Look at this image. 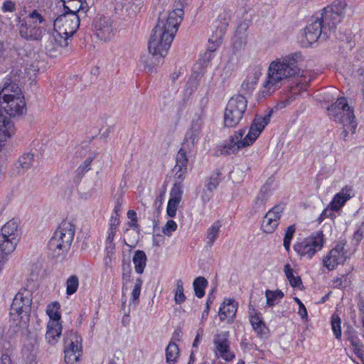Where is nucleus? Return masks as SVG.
<instances>
[{
  "instance_id": "7ed1b4c3",
  "label": "nucleus",
  "mask_w": 364,
  "mask_h": 364,
  "mask_svg": "<svg viewBox=\"0 0 364 364\" xmlns=\"http://www.w3.org/2000/svg\"><path fill=\"white\" fill-rule=\"evenodd\" d=\"M296 53L277 58L268 68L267 77L261 95L263 97L270 96L279 89L286 80L298 75L300 73L296 63Z\"/></svg>"
},
{
  "instance_id": "09e8293b",
  "label": "nucleus",
  "mask_w": 364,
  "mask_h": 364,
  "mask_svg": "<svg viewBox=\"0 0 364 364\" xmlns=\"http://www.w3.org/2000/svg\"><path fill=\"white\" fill-rule=\"evenodd\" d=\"M127 218L130 221L127 223L129 228L135 229L138 227L136 213L133 210H129L127 212Z\"/></svg>"
},
{
  "instance_id": "2f4dec72",
  "label": "nucleus",
  "mask_w": 364,
  "mask_h": 364,
  "mask_svg": "<svg viewBox=\"0 0 364 364\" xmlns=\"http://www.w3.org/2000/svg\"><path fill=\"white\" fill-rule=\"evenodd\" d=\"M231 18V12L230 10H224L218 18V25L215 32L220 36H224L226 29L229 25Z\"/></svg>"
},
{
  "instance_id": "c85d7f7f",
  "label": "nucleus",
  "mask_w": 364,
  "mask_h": 364,
  "mask_svg": "<svg viewBox=\"0 0 364 364\" xmlns=\"http://www.w3.org/2000/svg\"><path fill=\"white\" fill-rule=\"evenodd\" d=\"M166 364H176L180 357V349L178 346L171 341L165 350Z\"/></svg>"
},
{
  "instance_id": "864d4df0",
  "label": "nucleus",
  "mask_w": 364,
  "mask_h": 364,
  "mask_svg": "<svg viewBox=\"0 0 364 364\" xmlns=\"http://www.w3.org/2000/svg\"><path fill=\"white\" fill-rule=\"evenodd\" d=\"M119 223H120L119 215V214H115L114 215H112L111 217L108 229H111V230L117 231Z\"/></svg>"
},
{
  "instance_id": "cd10ccee",
  "label": "nucleus",
  "mask_w": 364,
  "mask_h": 364,
  "mask_svg": "<svg viewBox=\"0 0 364 364\" xmlns=\"http://www.w3.org/2000/svg\"><path fill=\"white\" fill-rule=\"evenodd\" d=\"M270 196V191L267 184L264 185L257 196L252 205L254 213H259L264 210L266 203Z\"/></svg>"
},
{
  "instance_id": "338daca9",
  "label": "nucleus",
  "mask_w": 364,
  "mask_h": 364,
  "mask_svg": "<svg viewBox=\"0 0 364 364\" xmlns=\"http://www.w3.org/2000/svg\"><path fill=\"white\" fill-rule=\"evenodd\" d=\"M36 358L34 357V355H31L29 357V364H36Z\"/></svg>"
},
{
  "instance_id": "2eb2a0df",
  "label": "nucleus",
  "mask_w": 364,
  "mask_h": 364,
  "mask_svg": "<svg viewBox=\"0 0 364 364\" xmlns=\"http://www.w3.org/2000/svg\"><path fill=\"white\" fill-rule=\"evenodd\" d=\"M203 111L196 119H193L191 128L186 134V141L183 144L187 146L189 151H194L201 137L202 127L204 124Z\"/></svg>"
},
{
  "instance_id": "5701e85b",
  "label": "nucleus",
  "mask_w": 364,
  "mask_h": 364,
  "mask_svg": "<svg viewBox=\"0 0 364 364\" xmlns=\"http://www.w3.org/2000/svg\"><path fill=\"white\" fill-rule=\"evenodd\" d=\"M237 309V305L232 299H225L220 306L218 316L220 321L230 322L235 317Z\"/></svg>"
},
{
  "instance_id": "4d7b16f0",
  "label": "nucleus",
  "mask_w": 364,
  "mask_h": 364,
  "mask_svg": "<svg viewBox=\"0 0 364 364\" xmlns=\"http://www.w3.org/2000/svg\"><path fill=\"white\" fill-rule=\"evenodd\" d=\"M15 10V4L11 1H6L3 4L2 11L4 12H12Z\"/></svg>"
},
{
  "instance_id": "f8f14e48",
  "label": "nucleus",
  "mask_w": 364,
  "mask_h": 364,
  "mask_svg": "<svg viewBox=\"0 0 364 364\" xmlns=\"http://www.w3.org/2000/svg\"><path fill=\"white\" fill-rule=\"evenodd\" d=\"M229 338V331H222L215 333L213 341L215 356L227 362L232 361L235 358V353L230 349Z\"/></svg>"
},
{
  "instance_id": "7c9ffc66",
  "label": "nucleus",
  "mask_w": 364,
  "mask_h": 364,
  "mask_svg": "<svg viewBox=\"0 0 364 364\" xmlns=\"http://www.w3.org/2000/svg\"><path fill=\"white\" fill-rule=\"evenodd\" d=\"M117 233V231L108 229L107 231V236L105 239V250L107 256L105 257L106 263L108 260L110 262L112 256L114 255L115 243L114 242V237Z\"/></svg>"
},
{
  "instance_id": "412c9836",
  "label": "nucleus",
  "mask_w": 364,
  "mask_h": 364,
  "mask_svg": "<svg viewBox=\"0 0 364 364\" xmlns=\"http://www.w3.org/2000/svg\"><path fill=\"white\" fill-rule=\"evenodd\" d=\"M249 314L250 322L257 336L261 338H267L269 331L262 321L260 314L257 313L254 309H251Z\"/></svg>"
},
{
  "instance_id": "1a4fd4ad",
  "label": "nucleus",
  "mask_w": 364,
  "mask_h": 364,
  "mask_svg": "<svg viewBox=\"0 0 364 364\" xmlns=\"http://www.w3.org/2000/svg\"><path fill=\"white\" fill-rule=\"evenodd\" d=\"M45 21L43 16L36 10L23 18L19 26L21 36L27 41H40L42 38V28L40 24Z\"/></svg>"
},
{
  "instance_id": "a211bd4d",
  "label": "nucleus",
  "mask_w": 364,
  "mask_h": 364,
  "mask_svg": "<svg viewBox=\"0 0 364 364\" xmlns=\"http://www.w3.org/2000/svg\"><path fill=\"white\" fill-rule=\"evenodd\" d=\"M73 336V338L70 340L67 338L65 341V361L67 364H75L81 356V339L77 335Z\"/></svg>"
},
{
  "instance_id": "bb28decb",
  "label": "nucleus",
  "mask_w": 364,
  "mask_h": 364,
  "mask_svg": "<svg viewBox=\"0 0 364 364\" xmlns=\"http://www.w3.org/2000/svg\"><path fill=\"white\" fill-rule=\"evenodd\" d=\"M0 111H1L0 109ZM14 133L12 122L0 112V142L6 141Z\"/></svg>"
},
{
  "instance_id": "680f3d73",
  "label": "nucleus",
  "mask_w": 364,
  "mask_h": 364,
  "mask_svg": "<svg viewBox=\"0 0 364 364\" xmlns=\"http://www.w3.org/2000/svg\"><path fill=\"white\" fill-rule=\"evenodd\" d=\"M278 297H267V304L269 306H274L275 303L277 302V299Z\"/></svg>"
},
{
  "instance_id": "0eeeda50",
  "label": "nucleus",
  "mask_w": 364,
  "mask_h": 364,
  "mask_svg": "<svg viewBox=\"0 0 364 364\" xmlns=\"http://www.w3.org/2000/svg\"><path fill=\"white\" fill-rule=\"evenodd\" d=\"M328 116L336 122L342 124L345 128L343 130L344 136H346L348 132L355 133L357 127L355 121L353 110L348 105L345 97H341L332 104L328 108Z\"/></svg>"
},
{
  "instance_id": "423d86ee",
  "label": "nucleus",
  "mask_w": 364,
  "mask_h": 364,
  "mask_svg": "<svg viewBox=\"0 0 364 364\" xmlns=\"http://www.w3.org/2000/svg\"><path fill=\"white\" fill-rule=\"evenodd\" d=\"M0 109L10 117L23 114L26 105L21 88L13 82H6L0 92Z\"/></svg>"
},
{
  "instance_id": "20e7f679",
  "label": "nucleus",
  "mask_w": 364,
  "mask_h": 364,
  "mask_svg": "<svg viewBox=\"0 0 364 364\" xmlns=\"http://www.w3.org/2000/svg\"><path fill=\"white\" fill-rule=\"evenodd\" d=\"M271 112L264 116L257 115L251 124L248 134L244 137L245 129H240L230 137L229 141L225 145L224 149L228 154H234L240 149L253 144L262 133L271 119Z\"/></svg>"
},
{
  "instance_id": "bf43d9fd",
  "label": "nucleus",
  "mask_w": 364,
  "mask_h": 364,
  "mask_svg": "<svg viewBox=\"0 0 364 364\" xmlns=\"http://www.w3.org/2000/svg\"><path fill=\"white\" fill-rule=\"evenodd\" d=\"M142 284V281L141 279H137L134 289L132 290V296H139L141 291V287Z\"/></svg>"
},
{
  "instance_id": "3c124183",
  "label": "nucleus",
  "mask_w": 364,
  "mask_h": 364,
  "mask_svg": "<svg viewBox=\"0 0 364 364\" xmlns=\"http://www.w3.org/2000/svg\"><path fill=\"white\" fill-rule=\"evenodd\" d=\"M220 183V180L218 178V176H211L208 182L207 183L205 187L208 191L210 192L213 191L216 189L218 184Z\"/></svg>"
},
{
  "instance_id": "c756f323",
  "label": "nucleus",
  "mask_w": 364,
  "mask_h": 364,
  "mask_svg": "<svg viewBox=\"0 0 364 364\" xmlns=\"http://www.w3.org/2000/svg\"><path fill=\"white\" fill-rule=\"evenodd\" d=\"M261 73L259 70H252L242 84V89L246 92H250L257 84Z\"/></svg>"
},
{
  "instance_id": "9b49d317",
  "label": "nucleus",
  "mask_w": 364,
  "mask_h": 364,
  "mask_svg": "<svg viewBox=\"0 0 364 364\" xmlns=\"http://www.w3.org/2000/svg\"><path fill=\"white\" fill-rule=\"evenodd\" d=\"M31 303V297H14L10 314L14 324H16V331L26 326Z\"/></svg>"
},
{
  "instance_id": "dca6fc26",
  "label": "nucleus",
  "mask_w": 364,
  "mask_h": 364,
  "mask_svg": "<svg viewBox=\"0 0 364 364\" xmlns=\"http://www.w3.org/2000/svg\"><path fill=\"white\" fill-rule=\"evenodd\" d=\"M284 210L282 204L272 208L264 215L261 225L262 230L267 234L274 232L279 224V220Z\"/></svg>"
},
{
  "instance_id": "f03ea898",
  "label": "nucleus",
  "mask_w": 364,
  "mask_h": 364,
  "mask_svg": "<svg viewBox=\"0 0 364 364\" xmlns=\"http://www.w3.org/2000/svg\"><path fill=\"white\" fill-rule=\"evenodd\" d=\"M346 6L345 1L335 0L331 5L312 16L304 30L301 39L304 46L307 47L316 42L322 33L324 38H327L328 33L334 32L336 25L341 21Z\"/></svg>"
},
{
  "instance_id": "49530a36",
  "label": "nucleus",
  "mask_w": 364,
  "mask_h": 364,
  "mask_svg": "<svg viewBox=\"0 0 364 364\" xmlns=\"http://www.w3.org/2000/svg\"><path fill=\"white\" fill-rule=\"evenodd\" d=\"M8 348L4 345L3 347L6 348L4 353H2L1 357L0 358V364H12V360L11 358L12 350L11 349V344L7 343Z\"/></svg>"
},
{
  "instance_id": "4be33fe9",
  "label": "nucleus",
  "mask_w": 364,
  "mask_h": 364,
  "mask_svg": "<svg viewBox=\"0 0 364 364\" xmlns=\"http://www.w3.org/2000/svg\"><path fill=\"white\" fill-rule=\"evenodd\" d=\"M34 163V155L31 153L23 154L14 163L13 173L16 176L24 174Z\"/></svg>"
},
{
  "instance_id": "0e129e2a",
  "label": "nucleus",
  "mask_w": 364,
  "mask_h": 364,
  "mask_svg": "<svg viewBox=\"0 0 364 364\" xmlns=\"http://www.w3.org/2000/svg\"><path fill=\"white\" fill-rule=\"evenodd\" d=\"M350 344L353 346V349L355 348V346H359L361 344V343L359 341V340H351Z\"/></svg>"
},
{
  "instance_id": "6e6552de",
  "label": "nucleus",
  "mask_w": 364,
  "mask_h": 364,
  "mask_svg": "<svg viewBox=\"0 0 364 364\" xmlns=\"http://www.w3.org/2000/svg\"><path fill=\"white\" fill-rule=\"evenodd\" d=\"M247 100L242 95L232 97L226 105L224 113V124L225 127H234L237 126L245 114L247 109Z\"/></svg>"
},
{
  "instance_id": "393cba45",
  "label": "nucleus",
  "mask_w": 364,
  "mask_h": 364,
  "mask_svg": "<svg viewBox=\"0 0 364 364\" xmlns=\"http://www.w3.org/2000/svg\"><path fill=\"white\" fill-rule=\"evenodd\" d=\"M71 37L70 35H66V33H60L59 31L54 29L51 38V43L54 45L53 49L60 53L68 52Z\"/></svg>"
},
{
  "instance_id": "774afa93",
  "label": "nucleus",
  "mask_w": 364,
  "mask_h": 364,
  "mask_svg": "<svg viewBox=\"0 0 364 364\" xmlns=\"http://www.w3.org/2000/svg\"><path fill=\"white\" fill-rule=\"evenodd\" d=\"M132 302L134 306H136L139 302V297H136V296L132 297Z\"/></svg>"
},
{
  "instance_id": "9d476101",
  "label": "nucleus",
  "mask_w": 364,
  "mask_h": 364,
  "mask_svg": "<svg viewBox=\"0 0 364 364\" xmlns=\"http://www.w3.org/2000/svg\"><path fill=\"white\" fill-rule=\"evenodd\" d=\"M323 234L321 231L298 241L294 245V251L301 257L311 259L323 246Z\"/></svg>"
},
{
  "instance_id": "e433bc0d",
  "label": "nucleus",
  "mask_w": 364,
  "mask_h": 364,
  "mask_svg": "<svg viewBox=\"0 0 364 364\" xmlns=\"http://www.w3.org/2000/svg\"><path fill=\"white\" fill-rule=\"evenodd\" d=\"M196 296H204L208 285L207 279L203 277H196L193 283Z\"/></svg>"
},
{
  "instance_id": "aec40b11",
  "label": "nucleus",
  "mask_w": 364,
  "mask_h": 364,
  "mask_svg": "<svg viewBox=\"0 0 364 364\" xmlns=\"http://www.w3.org/2000/svg\"><path fill=\"white\" fill-rule=\"evenodd\" d=\"M182 186L180 183H174L170 192V198L166 208L167 215L173 218L176 215V210L182 199Z\"/></svg>"
},
{
  "instance_id": "f3484780",
  "label": "nucleus",
  "mask_w": 364,
  "mask_h": 364,
  "mask_svg": "<svg viewBox=\"0 0 364 364\" xmlns=\"http://www.w3.org/2000/svg\"><path fill=\"white\" fill-rule=\"evenodd\" d=\"M348 258L345 243L339 242L328 254L324 257L323 264L328 270L334 269L338 264L344 263Z\"/></svg>"
},
{
  "instance_id": "a18cd8bd",
  "label": "nucleus",
  "mask_w": 364,
  "mask_h": 364,
  "mask_svg": "<svg viewBox=\"0 0 364 364\" xmlns=\"http://www.w3.org/2000/svg\"><path fill=\"white\" fill-rule=\"evenodd\" d=\"M338 194L341 196L343 200H345V201L347 202L354 196L353 188L350 186H345L340 192L338 193Z\"/></svg>"
},
{
  "instance_id": "13d9d810",
  "label": "nucleus",
  "mask_w": 364,
  "mask_h": 364,
  "mask_svg": "<svg viewBox=\"0 0 364 364\" xmlns=\"http://www.w3.org/2000/svg\"><path fill=\"white\" fill-rule=\"evenodd\" d=\"M203 336V330L202 328H199L197 331L196 336L193 343V348H198L200 342L201 341Z\"/></svg>"
},
{
  "instance_id": "6e6d98bb",
  "label": "nucleus",
  "mask_w": 364,
  "mask_h": 364,
  "mask_svg": "<svg viewBox=\"0 0 364 364\" xmlns=\"http://www.w3.org/2000/svg\"><path fill=\"white\" fill-rule=\"evenodd\" d=\"M353 352L358 356V358L362 361L363 364H364V346L361 343L359 346H355L354 348Z\"/></svg>"
},
{
  "instance_id": "052dcab7",
  "label": "nucleus",
  "mask_w": 364,
  "mask_h": 364,
  "mask_svg": "<svg viewBox=\"0 0 364 364\" xmlns=\"http://www.w3.org/2000/svg\"><path fill=\"white\" fill-rule=\"evenodd\" d=\"M175 296H184L183 282L181 279L177 280V282H176V289Z\"/></svg>"
},
{
  "instance_id": "c9c22d12",
  "label": "nucleus",
  "mask_w": 364,
  "mask_h": 364,
  "mask_svg": "<svg viewBox=\"0 0 364 364\" xmlns=\"http://www.w3.org/2000/svg\"><path fill=\"white\" fill-rule=\"evenodd\" d=\"M60 309V305L57 301L52 302L48 305L46 314L49 316V321H60L61 314Z\"/></svg>"
},
{
  "instance_id": "69168bd1",
  "label": "nucleus",
  "mask_w": 364,
  "mask_h": 364,
  "mask_svg": "<svg viewBox=\"0 0 364 364\" xmlns=\"http://www.w3.org/2000/svg\"><path fill=\"white\" fill-rule=\"evenodd\" d=\"M176 303L181 304L184 301L186 297H174Z\"/></svg>"
},
{
  "instance_id": "ddd939ff",
  "label": "nucleus",
  "mask_w": 364,
  "mask_h": 364,
  "mask_svg": "<svg viewBox=\"0 0 364 364\" xmlns=\"http://www.w3.org/2000/svg\"><path fill=\"white\" fill-rule=\"evenodd\" d=\"M80 14H63L54 21V29L73 36L80 26Z\"/></svg>"
},
{
  "instance_id": "4c0bfd02",
  "label": "nucleus",
  "mask_w": 364,
  "mask_h": 364,
  "mask_svg": "<svg viewBox=\"0 0 364 364\" xmlns=\"http://www.w3.org/2000/svg\"><path fill=\"white\" fill-rule=\"evenodd\" d=\"M189 149L186 144H183L182 148L178 151L176 156V167H186L188 163V158L186 156V151Z\"/></svg>"
},
{
  "instance_id": "39448f33",
  "label": "nucleus",
  "mask_w": 364,
  "mask_h": 364,
  "mask_svg": "<svg viewBox=\"0 0 364 364\" xmlns=\"http://www.w3.org/2000/svg\"><path fill=\"white\" fill-rule=\"evenodd\" d=\"M75 226L69 221H63L48 242L51 256L57 260L65 258L70 249L75 235Z\"/></svg>"
},
{
  "instance_id": "5fc2aeb1",
  "label": "nucleus",
  "mask_w": 364,
  "mask_h": 364,
  "mask_svg": "<svg viewBox=\"0 0 364 364\" xmlns=\"http://www.w3.org/2000/svg\"><path fill=\"white\" fill-rule=\"evenodd\" d=\"M333 210H331V208H329V205H328V208H325L322 211V213H321V215L318 218V221L319 223H321V222H322L326 218L334 217V214H333Z\"/></svg>"
},
{
  "instance_id": "ea45409f",
  "label": "nucleus",
  "mask_w": 364,
  "mask_h": 364,
  "mask_svg": "<svg viewBox=\"0 0 364 364\" xmlns=\"http://www.w3.org/2000/svg\"><path fill=\"white\" fill-rule=\"evenodd\" d=\"M224 36H220L216 32H214L209 39V44L208 46V50L210 52H213L217 50V48L222 43V41Z\"/></svg>"
},
{
  "instance_id": "79ce46f5",
  "label": "nucleus",
  "mask_w": 364,
  "mask_h": 364,
  "mask_svg": "<svg viewBox=\"0 0 364 364\" xmlns=\"http://www.w3.org/2000/svg\"><path fill=\"white\" fill-rule=\"evenodd\" d=\"M295 230H296V228L294 225L289 226L286 230L285 235L284 237L283 245H284L285 250L287 252H289L290 250V243H291V239L293 237V235L295 232Z\"/></svg>"
},
{
  "instance_id": "f257e3e1",
  "label": "nucleus",
  "mask_w": 364,
  "mask_h": 364,
  "mask_svg": "<svg viewBox=\"0 0 364 364\" xmlns=\"http://www.w3.org/2000/svg\"><path fill=\"white\" fill-rule=\"evenodd\" d=\"M183 16L182 8H177L168 14H161L159 16L149 42L148 49L150 55L141 58L146 72H153L161 59L167 55Z\"/></svg>"
},
{
  "instance_id": "c03bdc74",
  "label": "nucleus",
  "mask_w": 364,
  "mask_h": 364,
  "mask_svg": "<svg viewBox=\"0 0 364 364\" xmlns=\"http://www.w3.org/2000/svg\"><path fill=\"white\" fill-rule=\"evenodd\" d=\"M94 159L93 156H90L85 159V161L77 168V173L82 176L91 169V163Z\"/></svg>"
},
{
  "instance_id": "6ab92c4d",
  "label": "nucleus",
  "mask_w": 364,
  "mask_h": 364,
  "mask_svg": "<svg viewBox=\"0 0 364 364\" xmlns=\"http://www.w3.org/2000/svg\"><path fill=\"white\" fill-rule=\"evenodd\" d=\"M42 273L43 271L41 265L37 264L33 265L30 278L28 279L25 286L21 289L16 296L38 294V292L37 291L39 287V279L41 277Z\"/></svg>"
},
{
  "instance_id": "603ef678",
  "label": "nucleus",
  "mask_w": 364,
  "mask_h": 364,
  "mask_svg": "<svg viewBox=\"0 0 364 364\" xmlns=\"http://www.w3.org/2000/svg\"><path fill=\"white\" fill-rule=\"evenodd\" d=\"M295 301L299 305L298 314L300 315L302 319L307 318V311L304 304L299 299L298 297H294Z\"/></svg>"
},
{
  "instance_id": "72a5a7b5",
  "label": "nucleus",
  "mask_w": 364,
  "mask_h": 364,
  "mask_svg": "<svg viewBox=\"0 0 364 364\" xmlns=\"http://www.w3.org/2000/svg\"><path fill=\"white\" fill-rule=\"evenodd\" d=\"M220 223L219 221H216L207 230L206 239L207 245L209 247H211L217 240L220 233Z\"/></svg>"
},
{
  "instance_id": "a878e982",
  "label": "nucleus",
  "mask_w": 364,
  "mask_h": 364,
  "mask_svg": "<svg viewBox=\"0 0 364 364\" xmlns=\"http://www.w3.org/2000/svg\"><path fill=\"white\" fill-rule=\"evenodd\" d=\"M62 333V324L60 321H49L47 324L46 338L47 341L55 345L59 340Z\"/></svg>"
},
{
  "instance_id": "473e14b6",
  "label": "nucleus",
  "mask_w": 364,
  "mask_h": 364,
  "mask_svg": "<svg viewBox=\"0 0 364 364\" xmlns=\"http://www.w3.org/2000/svg\"><path fill=\"white\" fill-rule=\"evenodd\" d=\"M146 255L142 250H136L133 257V263L135 271L138 274H141L146 264Z\"/></svg>"
},
{
  "instance_id": "b1692460",
  "label": "nucleus",
  "mask_w": 364,
  "mask_h": 364,
  "mask_svg": "<svg viewBox=\"0 0 364 364\" xmlns=\"http://www.w3.org/2000/svg\"><path fill=\"white\" fill-rule=\"evenodd\" d=\"M63 2L64 14H80V18L85 17L88 11L87 4L82 0H65Z\"/></svg>"
},
{
  "instance_id": "a19ab883",
  "label": "nucleus",
  "mask_w": 364,
  "mask_h": 364,
  "mask_svg": "<svg viewBox=\"0 0 364 364\" xmlns=\"http://www.w3.org/2000/svg\"><path fill=\"white\" fill-rule=\"evenodd\" d=\"M79 285L78 278L76 276H71L66 282V293L68 295L73 294Z\"/></svg>"
},
{
  "instance_id": "37998d69",
  "label": "nucleus",
  "mask_w": 364,
  "mask_h": 364,
  "mask_svg": "<svg viewBox=\"0 0 364 364\" xmlns=\"http://www.w3.org/2000/svg\"><path fill=\"white\" fill-rule=\"evenodd\" d=\"M346 203L345 200H343L341 196L336 193L330 203L329 208L334 211H338L345 205Z\"/></svg>"
},
{
  "instance_id": "e2e57ef3",
  "label": "nucleus",
  "mask_w": 364,
  "mask_h": 364,
  "mask_svg": "<svg viewBox=\"0 0 364 364\" xmlns=\"http://www.w3.org/2000/svg\"><path fill=\"white\" fill-rule=\"evenodd\" d=\"M209 302H210V299H208V301L206 302L205 309V310L202 313V320L206 319V317H207L208 314Z\"/></svg>"
},
{
  "instance_id": "8fccbe9b",
  "label": "nucleus",
  "mask_w": 364,
  "mask_h": 364,
  "mask_svg": "<svg viewBox=\"0 0 364 364\" xmlns=\"http://www.w3.org/2000/svg\"><path fill=\"white\" fill-rule=\"evenodd\" d=\"M177 168V171L175 173V179L176 180V182L175 183H180L181 186V182L185 178V175L187 172V168L186 167H176Z\"/></svg>"
},
{
  "instance_id": "4468645a",
  "label": "nucleus",
  "mask_w": 364,
  "mask_h": 364,
  "mask_svg": "<svg viewBox=\"0 0 364 364\" xmlns=\"http://www.w3.org/2000/svg\"><path fill=\"white\" fill-rule=\"evenodd\" d=\"M94 28L98 38L102 41H109L116 33L114 22L110 18L97 15L94 20Z\"/></svg>"
},
{
  "instance_id": "de8ad7c7",
  "label": "nucleus",
  "mask_w": 364,
  "mask_h": 364,
  "mask_svg": "<svg viewBox=\"0 0 364 364\" xmlns=\"http://www.w3.org/2000/svg\"><path fill=\"white\" fill-rule=\"evenodd\" d=\"M177 224L173 220H168L166 223L165 226L163 228V232L170 237L172 235V232L176 231L177 229Z\"/></svg>"
},
{
  "instance_id": "58836bf2",
  "label": "nucleus",
  "mask_w": 364,
  "mask_h": 364,
  "mask_svg": "<svg viewBox=\"0 0 364 364\" xmlns=\"http://www.w3.org/2000/svg\"><path fill=\"white\" fill-rule=\"evenodd\" d=\"M331 328L333 333V335L337 339H341V320L340 317L336 314H333L331 316Z\"/></svg>"
},
{
  "instance_id": "f704fd0d",
  "label": "nucleus",
  "mask_w": 364,
  "mask_h": 364,
  "mask_svg": "<svg viewBox=\"0 0 364 364\" xmlns=\"http://www.w3.org/2000/svg\"><path fill=\"white\" fill-rule=\"evenodd\" d=\"M284 270L291 286L294 288L301 289L302 287L301 279L299 277L294 275V270L290 264H286Z\"/></svg>"
}]
</instances>
